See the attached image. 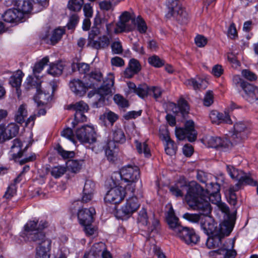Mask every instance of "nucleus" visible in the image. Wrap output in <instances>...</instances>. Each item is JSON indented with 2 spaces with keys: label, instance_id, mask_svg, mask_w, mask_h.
<instances>
[{
  "label": "nucleus",
  "instance_id": "f704fd0d",
  "mask_svg": "<svg viewBox=\"0 0 258 258\" xmlns=\"http://www.w3.org/2000/svg\"><path fill=\"white\" fill-rule=\"evenodd\" d=\"M105 249L104 243L102 242L96 243L92 246L90 251L86 253L88 254V256L90 258H95L96 256L101 254L103 250Z\"/></svg>",
  "mask_w": 258,
  "mask_h": 258
},
{
  "label": "nucleus",
  "instance_id": "39448f33",
  "mask_svg": "<svg viewBox=\"0 0 258 258\" xmlns=\"http://www.w3.org/2000/svg\"><path fill=\"white\" fill-rule=\"evenodd\" d=\"M77 139L81 143L89 144L96 142L97 135L93 125H84L78 128L75 132Z\"/></svg>",
  "mask_w": 258,
  "mask_h": 258
},
{
  "label": "nucleus",
  "instance_id": "6e6d98bb",
  "mask_svg": "<svg viewBox=\"0 0 258 258\" xmlns=\"http://www.w3.org/2000/svg\"><path fill=\"white\" fill-rule=\"evenodd\" d=\"M95 183L91 180H87L85 182L83 192L85 194H93L95 189Z\"/></svg>",
  "mask_w": 258,
  "mask_h": 258
},
{
  "label": "nucleus",
  "instance_id": "2eb2a0df",
  "mask_svg": "<svg viewBox=\"0 0 258 258\" xmlns=\"http://www.w3.org/2000/svg\"><path fill=\"white\" fill-rule=\"evenodd\" d=\"M95 210L93 208H84L80 210L78 213V218L82 225H91L93 221V216Z\"/></svg>",
  "mask_w": 258,
  "mask_h": 258
},
{
  "label": "nucleus",
  "instance_id": "ddd939ff",
  "mask_svg": "<svg viewBox=\"0 0 258 258\" xmlns=\"http://www.w3.org/2000/svg\"><path fill=\"white\" fill-rule=\"evenodd\" d=\"M176 236L186 244L190 245L196 244L200 239L194 229L186 227H182Z\"/></svg>",
  "mask_w": 258,
  "mask_h": 258
},
{
  "label": "nucleus",
  "instance_id": "774afa93",
  "mask_svg": "<svg viewBox=\"0 0 258 258\" xmlns=\"http://www.w3.org/2000/svg\"><path fill=\"white\" fill-rule=\"evenodd\" d=\"M227 58L231 62L233 68L236 69L240 66V62L237 59V57L233 53L229 54Z\"/></svg>",
  "mask_w": 258,
  "mask_h": 258
},
{
  "label": "nucleus",
  "instance_id": "20e7f679",
  "mask_svg": "<svg viewBox=\"0 0 258 258\" xmlns=\"http://www.w3.org/2000/svg\"><path fill=\"white\" fill-rule=\"evenodd\" d=\"M233 227L227 226L226 224L217 227V232H214L208 236L206 241L207 246L210 248L219 247L222 244V240L225 236H228L232 232Z\"/></svg>",
  "mask_w": 258,
  "mask_h": 258
},
{
  "label": "nucleus",
  "instance_id": "f8f14e48",
  "mask_svg": "<svg viewBox=\"0 0 258 258\" xmlns=\"http://www.w3.org/2000/svg\"><path fill=\"white\" fill-rule=\"evenodd\" d=\"M27 83L28 84V88L34 87L36 89L38 92L37 96L35 97V100L37 102V105L40 106L46 104L51 99V95L49 93H45L41 91L39 92L40 87V82L39 81H34L33 78L31 76H29L27 79Z\"/></svg>",
  "mask_w": 258,
  "mask_h": 258
},
{
  "label": "nucleus",
  "instance_id": "69168bd1",
  "mask_svg": "<svg viewBox=\"0 0 258 258\" xmlns=\"http://www.w3.org/2000/svg\"><path fill=\"white\" fill-rule=\"evenodd\" d=\"M79 21V17L77 14L72 15L69 19V22L67 24V27L69 30H73Z\"/></svg>",
  "mask_w": 258,
  "mask_h": 258
},
{
  "label": "nucleus",
  "instance_id": "603ef678",
  "mask_svg": "<svg viewBox=\"0 0 258 258\" xmlns=\"http://www.w3.org/2000/svg\"><path fill=\"white\" fill-rule=\"evenodd\" d=\"M149 92V88L146 84H142L138 85L137 88L135 93L140 97L144 98L147 97Z\"/></svg>",
  "mask_w": 258,
  "mask_h": 258
},
{
  "label": "nucleus",
  "instance_id": "c756f323",
  "mask_svg": "<svg viewBox=\"0 0 258 258\" xmlns=\"http://www.w3.org/2000/svg\"><path fill=\"white\" fill-rule=\"evenodd\" d=\"M12 145L11 148L12 156L15 160L21 158L23 155L22 150V143L19 139H15L12 142Z\"/></svg>",
  "mask_w": 258,
  "mask_h": 258
},
{
  "label": "nucleus",
  "instance_id": "423d86ee",
  "mask_svg": "<svg viewBox=\"0 0 258 258\" xmlns=\"http://www.w3.org/2000/svg\"><path fill=\"white\" fill-rule=\"evenodd\" d=\"M140 207V203L136 197L129 198L117 212L118 216L121 219L128 218Z\"/></svg>",
  "mask_w": 258,
  "mask_h": 258
},
{
  "label": "nucleus",
  "instance_id": "0eeeda50",
  "mask_svg": "<svg viewBox=\"0 0 258 258\" xmlns=\"http://www.w3.org/2000/svg\"><path fill=\"white\" fill-rule=\"evenodd\" d=\"M194 122L191 120H187L184 124V128H176L175 135L179 140L186 138L189 142H192L197 139V133L195 130Z\"/></svg>",
  "mask_w": 258,
  "mask_h": 258
},
{
  "label": "nucleus",
  "instance_id": "a18cd8bd",
  "mask_svg": "<svg viewBox=\"0 0 258 258\" xmlns=\"http://www.w3.org/2000/svg\"><path fill=\"white\" fill-rule=\"evenodd\" d=\"M48 61V57H45L35 63L33 69V72L36 77H38L37 74L43 70L44 67L47 64Z\"/></svg>",
  "mask_w": 258,
  "mask_h": 258
},
{
  "label": "nucleus",
  "instance_id": "9d476101",
  "mask_svg": "<svg viewBox=\"0 0 258 258\" xmlns=\"http://www.w3.org/2000/svg\"><path fill=\"white\" fill-rule=\"evenodd\" d=\"M114 83V76L113 73H109L104 80L102 85L97 90L95 94L96 98H98V103L104 101V97L111 93V89Z\"/></svg>",
  "mask_w": 258,
  "mask_h": 258
},
{
  "label": "nucleus",
  "instance_id": "2f4dec72",
  "mask_svg": "<svg viewBox=\"0 0 258 258\" xmlns=\"http://www.w3.org/2000/svg\"><path fill=\"white\" fill-rule=\"evenodd\" d=\"M190 187H195V186H188L185 183L178 182L170 187V191L176 197H182L183 195V190H186L187 192L188 188Z\"/></svg>",
  "mask_w": 258,
  "mask_h": 258
},
{
  "label": "nucleus",
  "instance_id": "f03ea898",
  "mask_svg": "<svg viewBox=\"0 0 258 258\" xmlns=\"http://www.w3.org/2000/svg\"><path fill=\"white\" fill-rule=\"evenodd\" d=\"M113 177L116 179L119 177L120 179V183L117 180L114 182V184L123 185V183H126L127 184L124 185L125 189L134 192L135 190V183L140 177L139 168L136 165L125 166L120 169L119 172L114 173L111 176L112 179Z\"/></svg>",
  "mask_w": 258,
  "mask_h": 258
},
{
  "label": "nucleus",
  "instance_id": "e2e57ef3",
  "mask_svg": "<svg viewBox=\"0 0 258 258\" xmlns=\"http://www.w3.org/2000/svg\"><path fill=\"white\" fill-rule=\"evenodd\" d=\"M99 30L97 28H93L89 33L88 46H90L92 42L97 38L99 34Z\"/></svg>",
  "mask_w": 258,
  "mask_h": 258
},
{
  "label": "nucleus",
  "instance_id": "13d9d810",
  "mask_svg": "<svg viewBox=\"0 0 258 258\" xmlns=\"http://www.w3.org/2000/svg\"><path fill=\"white\" fill-rule=\"evenodd\" d=\"M113 99L115 103L121 107L124 108L128 106V101L119 94L115 95Z\"/></svg>",
  "mask_w": 258,
  "mask_h": 258
},
{
  "label": "nucleus",
  "instance_id": "bf43d9fd",
  "mask_svg": "<svg viewBox=\"0 0 258 258\" xmlns=\"http://www.w3.org/2000/svg\"><path fill=\"white\" fill-rule=\"evenodd\" d=\"M56 149L58 153L64 159L73 158L75 155L73 151H66L59 145L57 147Z\"/></svg>",
  "mask_w": 258,
  "mask_h": 258
},
{
  "label": "nucleus",
  "instance_id": "58836bf2",
  "mask_svg": "<svg viewBox=\"0 0 258 258\" xmlns=\"http://www.w3.org/2000/svg\"><path fill=\"white\" fill-rule=\"evenodd\" d=\"M82 163L83 161L71 160L67 162V167L69 171L73 173H77L82 168Z\"/></svg>",
  "mask_w": 258,
  "mask_h": 258
},
{
  "label": "nucleus",
  "instance_id": "4d7b16f0",
  "mask_svg": "<svg viewBox=\"0 0 258 258\" xmlns=\"http://www.w3.org/2000/svg\"><path fill=\"white\" fill-rule=\"evenodd\" d=\"M66 171V169L65 167L58 166L52 168L51 174L55 178H58L64 174Z\"/></svg>",
  "mask_w": 258,
  "mask_h": 258
},
{
  "label": "nucleus",
  "instance_id": "7ed1b4c3",
  "mask_svg": "<svg viewBox=\"0 0 258 258\" xmlns=\"http://www.w3.org/2000/svg\"><path fill=\"white\" fill-rule=\"evenodd\" d=\"M48 225V222L45 220H41L39 223L38 220L28 221L24 226L21 236L25 240L40 243L43 239L46 238L42 230Z\"/></svg>",
  "mask_w": 258,
  "mask_h": 258
},
{
  "label": "nucleus",
  "instance_id": "aec40b11",
  "mask_svg": "<svg viewBox=\"0 0 258 258\" xmlns=\"http://www.w3.org/2000/svg\"><path fill=\"white\" fill-rule=\"evenodd\" d=\"M208 145L211 148H219L223 150L229 148L231 145V142L225 138L211 137L208 140Z\"/></svg>",
  "mask_w": 258,
  "mask_h": 258
},
{
  "label": "nucleus",
  "instance_id": "ea45409f",
  "mask_svg": "<svg viewBox=\"0 0 258 258\" xmlns=\"http://www.w3.org/2000/svg\"><path fill=\"white\" fill-rule=\"evenodd\" d=\"M135 144L136 149L139 154L143 153L145 157L147 158L151 156L150 150L146 142L141 143L136 141Z\"/></svg>",
  "mask_w": 258,
  "mask_h": 258
},
{
  "label": "nucleus",
  "instance_id": "6e6552de",
  "mask_svg": "<svg viewBox=\"0 0 258 258\" xmlns=\"http://www.w3.org/2000/svg\"><path fill=\"white\" fill-rule=\"evenodd\" d=\"M68 110H73L76 111L75 114V120L72 122L73 127H74L79 122L87 121V117L84 114L89 110L88 105L84 101H80L75 103L68 105L66 108Z\"/></svg>",
  "mask_w": 258,
  "mask_h": 258
},
{
  "label": "nucleus",
  "instance_id": "f3484780",
  "mask_svg": "<svg viewBox=\"0 0 258 258\" xmlns=\"http://www.w3.org/2000/svg\"><path fill=\"white\" fill-rule=\"evenodd\" d=\"M39 245L36 249L35 258H50L49 252L51 247V241L44 238L40 243H36Z\"/></svg>",
  "mask_w": 258,
  "mask_h": 258
},
{
  "label": "nucleus",
  "instance_id": "e433bc0d",
  "mask_svg": "<svg viewBox=\"0 0 258 258\" xmlns=\"http://www.w3.org/2000/svg\"><path fill=\"white\" fill-rule=\"evenodd\" d=\"M116 148V145L112 141H109L105 149V155L107 159L110 161H114L115 158V152L114 149Z\"/></svg>",
  "mask_w": 258,
  "mask_h": 258
},
{
  "label": "nucleus",
  "instance_id": "f257e3e1",
  "mask_svg": "<svg viewBox=\"0 0 258 258\" xmlns=\"http://www.w3.org/2000/svg\"><path fill=\"white\" fill-rule=\"evenodd\" d=\"M202 189L198 184L188 188L185 197L187 205L194 210L201 211L204 215H209L211 212L210 202L216 205L218 209L229 218V207L225 203L221 202L220 193H207L208 195L205 196L200 194Z\"/></svg>",
  "mask_w": 258,
  "mask_h": 258
},
{
  "label": "nucleus",
  "instance_id": "49530a36",
  "mask_svg": "<svg viewBox=\"0 0 258 258\" xmlns=\"http://www.w3.org/2000/svg\"><path fill=\"white\" fill-rule=\"evenodd\" d=\"M199 211L200 212V215L186 213L183 215V218L192 223L200 222L201 223V220H203L204 215H202L201 211Z\"/></svg>",
  "mask_w": 258,
  "mask_h": 258
},
{
  "label": "nucleus",
  "instance_id": "864d4df0",
  "mask_svg": "<svg viewBox=\"0 0 258 258\" xmlns=\"http://www.w3.org/2000/svg\"><path fill=\"white\" fill-rule=\"evenodd\" d=\"M149 63L156 68H160L164 64V61L161 59L158 56L154 55L148 58Z\"/></svg>",
  "mask_w": 258,
  "mask_h": 258
},
{
  "label": "nucleus",
  "instance_id": "c85d7f7f",
  "mask_svg": "<svg viewBox=\"0 0 258 258\" xmlns=\"http://www.w3.org/2000/svg\"><path fill=\"white\" fill-rule=\"evenodd\" d=\"M110 42V38L106 35L98 37L92 42L90 47L96 49H105L108 47Z\"/></svg>",
  "mask_w": 258,
  "mask_h": 258
},
{
  "label": "nucleus",
  "instance_id": "338daca9",
  "mask_svg": "<svg viewBox=\"0 0 258 258\" xmlns=\"http://www.w3.org/2000/svg\"><path fill=\"white\" fill-rule=\"evenodd\" d=\"M233 86L239 91L242 89V78L239 75H234L232 79Z\"/></svg>",
  "mask_w": 258,
  "mask_h": 258
},
{
  "label": "nucleus",
  "instance_id": "79ce46f5",
  "mask_svg": "<svg viewBox=\"0 0 258 258\" xmlns=\"http://www.w3.org/2000/svg\"><path fill=\"white\" fill-rule=\"evenodd\" d=\"M244 185L255 186L257 182L254 178V175L252 172L243 171V186Z\"/></svg>",
  "mask_w": 258,
  "mask_h": 258
},
{
  "label": "nucleus",
  "instance_id": "412c9836",
  "mask_svg": "<svg viewBox=\"0 0 258 258\" xmlns=\"http://www.w3.org/2000/svg\"><path fill=\"white\" fill-rule=\"evenodd\" d=\"M12 3L16 10L22 14L24 18L25 14L31 12L32 9V3L31 0H13Z\"/></svg>",
  "mask_w": 258,
  "mask_h": 258
},
{
  "label": "nucleus",
  "instance_id": "4be33fe9",
  "mask_svg": "<svg viewBox=\"0 0 258 258\" xmlns=\"http://www.w3.org/2000/svg\"><path fill=\"white\" fill-rule=\"evenodd\" d=\"M166 218L170 229L173 231V234L176 235L183 226L179 223L178 219L175 216L172 208L169 210Z\"/></svg>",
  "mask_w": 258,
  "mask_h": 258
},
{
  "label": "nucleus",
  "instance_id": "7c9ffc66",
  "mask_svg": "<svg viewBox=\"0 0 258 258\" xmlns=\"http://www.w3.org/2000/svg\"><path fill=\"white\" fill-rule=\"evenodd\" d=\"M184 84L188 87H191L195 90L198 89H205L207 86V82L204 79L199 78L198 80L191 78L186 80Z\"/></svg>",
  "mask_w": 258,
  "mask_h": 258
},
{
  "label": "nucleus",
  "instance_id": "c03bdc74",
  "mask_svg": "<svg viewBox=\"0 0 258 258\" xmlns=\"http://www.w3.org/2000/svg\"><path fill=\"white\" fill-rule=\"evenodd\" d=\"M24 76L22 71H18L17 74L15 76H12L10 80V83L12 87L16 88L17 91H18V88L20 86L22 78Z\"/></svg>",
  "mask_w": 258,
  "mask_h": 258
},
{
  "label": "nucleus",
  "instance_id": "4468645a",
  "mask_svg": "<svg viewBox=\"0 0 258 258\" xmlns=\"http://www.w3.org/2000/svg\"><path fill=\"white\" fill-rule=\"evenodd\" d=\"M92 83H84L79 79L72 80L69 83L71 90L76 95L79 96L84 95L88 88H92Z\"/></svg>",
  "mask_w": 258,
  "mask_h": 258
},
{
  "label": "nucleus",
  "instance_id": "052dcab7",
  "mask_svg": "<svg viewBox=\"0 0 258 258\" xmlns=\"http://www.w3.org/2000/svg\"><path fill=\"white\" fill-rule=\"evenodd\" d=\"M61 135L70 140L74 143H76L75 137L73 130L70 127L64 128L61 132Z\"/></svg>",
  "mask_w": 258,
  "mask_h": 258
},
{
  "label": "nucleus",
  "instance_id": "9b49d317",
  "mask_svg": "<svg viewBox=\"0 0 258 258\" xmlns=\"http://www.w3.org/2000/svg\"><path fill=\"white\" fill-rule=\"evenodd\" d=\"M111 188L106 193L104 201L106 203L113 204L120 203L124 198L125 196V189L121 186L117 185Z\"/></svg>",
  "mask_w": 258,
  "mask_h": 258
},
{
  "label": "nucleus",
  "instance_id": "6ab92c4d",
  "mask_svg": "<svg viewBox=\"0 0 258 258\" xmlns=\"http://www.w3.org/2000/svg\"><path fill=\"white\" fill-rule=\"evenodd\" d=\"M134 20L132 19L130 13L123 12L120 16V20L117 24L118 29L120 32H129L132 31L133 27L130 24V21Z\"/></svg>",
  "mask_w": 258,
  "mask_h": 258
},
{
  "label": "nucleus",
  "instance_id": "5fc2aeb1",
  "mask_svg": "<svg viewBox=\"0 0 258 258\" xmlns=\"http://www.w3.org/2000/svg\"><path fill=\"white\" fill-rule=\"evenodd\" d=\"M117 4H115L114 2H113L110 0H109V1L105 0L99 3L100 9L106 11L109 10H113L114 6Z\"/></svg>",
  "mask_w": 258,
  "mask_h": 258
},
{
  "label": "nucleus",
  "instance_id": "a211bd4d",
  "mask_svg": "<svg viewBox=\"0 0 258 258\" xmlns=\"http://www.w3.org/2000/svg\"><path fill=\"white\" fill-rule=\"evenodd\" d=\"M243 91L244 92L243 97L248 102L252 103L258 100V88L256 86L243 82Z\"/></svg>",
  "mask_w": 258,
  "mask_h": 258
},
{
  "label": "nucleus",
  "instance_id": "dca6fc26",
  "mask_svg": "<svg viewBox=\"0 0 258 258\" xmlns=\"http://www.w3.org/2000/svg\"><path fill=\"white\" fill-rule=\"evenodd\" d=\"M202 214L204 215L202 212ZM208 215H204L200 224L201 229L207 235L211 234L214 232H217V224L215 222L212 217L208 216Z\"/></svg>",
  "mask_w": 258,
  "mask_h": 258
},
{
  "label": "nucleus",
  "instance_id": "a19ab883",
  "mask_svg": "<svg viewBox=\"0 0 258 258\" xmlns=\"http://www.w3.org/2000/svg\"><path fill=\"white\" fill-rule=\"evenodd\" d=\"M86 77L92 84V87H94L95 82H100L103 79V75L99 70H95L92 71L86 76Z\"/></svg>",
  "mask_w": 258,
  "mask_h": 258
},
{
  "label": "nucleus",
  "instance_id": "3c124183",
  "mask_svg": "<svg viewBox=\"0 0 258 258\" xmlns=\"http://www.w3.org/2000/svg\"><path fill=\"white\" fill-rule=\"evenodd\" d=\"M148 216L147 210L142 208L138 213L137 222L142 225L147 226L148 223Z\"/></svg>",
  "mask_w": 258,
  "mask_h": 258
},
{
  "label": "nucleus",
  "instance_id": "b1692460",
  "mask_svg": "<svg viewBox=\"0 0 258 258\" xmlns=\"http://www.w3.org/2000/svg\"><path fill=\"white\" fill-rule=\"evenodd\" d=\"M141 70V66L137 59L132 58L130 59L127 67L124 71V77L131 78L135 74H138Z\"/></svg>",
  "mask_w": 258,
  "mask_h": 258
},
{
  "label": "nucleus",
  "instance_id": "37998d69",
  "mask_svg": "<svg viewBox=\"0 0 258 258\" xmlns=\"http://www.w3.org/2000/svg\"><path fill=\"white\" fill-rule=\"evenodd\" d=\"M64 33V30L63 29L57 28L54 30L49 38L50 44L54 45L57 43L61 39Z\"/></svg>",
  "mask_w": 258,
  "mask_h": 258
},
{
  "label": "nucleus",
  "instance_id": "473e14b6",
  "mask_svg": "<svg viewBox=\"0 0 258 258\" xmlns=\"http://www.w3.org/2000/svg\"><path fill=\"white\" fill-rule=\"evenodd\" d=\"M112 142L115 143L123 144L126 141L124 133L122 128L115 127L112 131Z\"/></svg>",
  "mask_w": 258,
  "mask_h": 258
},
{
  "label": "nucleus",
  "instance_id": "4c0bfd02",
  "mask_svg": "<svg viewBox=\"0 0 258 258\" xmlns=\"http://www.w3.org/2000/svg\"><path fill=\"white\" fill-rule=\"evenodd\" d=\"M135 26L137 27V30L140 33L145 34L147 30V26L145 21L140 16H138L136 19L132 21Z\"/></svg>",
  "mask_w": 258,
  "mask_h": 258
},
{
  "label": "nucleus",
  "instance_id": "680f3d73",
  "mask_svg": "<svg viewBox=\"0 0 258 258\" xmlns=\"http://www.w3.org/2000/svg\"><path fill=\"white\" fill-rule=\"evenodd\" d=\"M206 191L207 193H219L220 185L217 183H206Z\"/></svg>",
  "mask_w": 258,
  "mask_h": 258
},
{
  "label": "nucleus",
  "instance_id": "cd10ccee",
  "mask_svg": "<svg viewBox=\"0 0 258 258\" xmlns=\"http://www.w3.org/2000/svg\"><path fill=\"white\" fill-rule=\"evenodd\" d=\"M234 244V241L232 239H227L223 244L221 249H223L224 252H222L221 255H224V258H235L236 252L233 249Z\"/></svg>",
  "mask_w": 258,
  "mask_h": 258
},
{
  "label": "nucleus",
  "instance_id": "a878e982",
  "mask_svg": "<svg viewBox=\"0 0 258 258\" xmlns=\"http://www.w3.org/2000/svg\"><path fill=\"white\" fill-rule=\"evenodd\" d=\"M173 107L172 110L176 114H181L182 116H184L188 113L189 108L187 101L183 98H180L176 105L175 103L172 104Z\"/></svg>",
  "mask_w": 258,
  "mask_h": 258
},
{
  "label": "nucleus",
  "instance_id": "c9c22d12",
  "mask_svg": "<svg viewBox=\"0 0 258 258\" xmlns=\"http://www.w3.org/2000/svg\"><path fill=\"white\" fill-rule=\"evenodd\" d=\"M226 168L230 177L235 181H238L237 185H241L242 184V171L230 165H227Z\"/></svg>",
  "mask_w": 258,
  "mask_h": 258
},
{
  "label": "nucleus",
  "instance_id": "1a4fd4ad",
  "mask_svg": "<svg viewBox=\"0 0 258 258\" xmlns=\"http://www.w3.org/2000/svg\"><path fill=\"white\" fill-rule=\"evenodd\" d=\"M168 12L166 15L168 19L173 18L181 23H184L186 20V13L184 12L177 0H167Z\"/></svg>",
  "mask_w": 258,
  "mask_h": 258
},
{
  "label": "nucleus",
  "instance_id": "72a5a7b5",
  "mask_svg": "<svg viewBox=\"0 0 258 258\" xmlns=\"http://www.w3.org/2000/svg\"><path fill=\"white\" fill-rule=\"evenodd\" d=\"M28 112L26 105L23 104L18 107L15 115V120L17 123L22 124L25 121Z\"/></svg>",
  "mask_w": 258,
  "mask_h": 258
},
{
  "label": "nucleus",
  "instance_id": "393cba45",
  "mask_svg": "<svg viewBox=\"0 0 258 258\" xmlns=\"http://www.w3.org/2000/svg\"><path fill=\"white\" fill-rule=\"evenodd\" d=\"M3 20L7 23H14L21 21L23 19L22 14L19 13L15 8L8 10L2 16Z\"/></svg>",
  "mask_w": 258,
  "mask_h": 258
},
{
  "label": "nucleus",
  "instance_id": "0e129e2a",
  "mask_svg": "<svg viewBox=\"0 0 258 258\" xmlns=\"http://www.w3.org/2000/svg\"><path fill=\"white\" fill-rule=\"evenodd\" d=\"M149 92L153 93V97L157 100L161 98L163 90L159 87L152 86L149 88Z\"/></svg>",
  "mask_w": 258,
  "mask_h": 258
},
{
  "label": "nucleus",
  "instance_id": "bb28decb",
  "mask_svg": "<svg viewBox=\"0 0 258 258\" xmlns=\"http://www.w3.org/2000/svg\"><path fill=\"white\" fill-rule=\"evenodd\" d=\"M19 126L15 123L9 124L6 127L3 126V140H7L15 137L18 133Z\"/></svg>",
  "mask_w": 258,
  "mask_h": 258
},
{
  "label": "nucleus",
  "instance_id": "09e8293b",
  "mask_svg": "<svg viewBox=\"0 0 258 258\" xmlns=\"http://www.w3.org/2000/svg\"><path fill=\"white\" fill-rule=\"evenodd\" d=\"M63 66L60 63L52 64L50 66L48 73L53 76L60 75L62 74Z\"/></svg>",
  "mask_w": 258,
  "mask_h": 258
},
{
  "label": "nucleus",
  "instance_id": "8fccbe9b",
  "mask_svg": "<svg viewBox=\"0 0 258 258\" xmlns=\"http://www.w3.org/2000/svg\"><path fill=\"white\" fill-rule=\"evenodd\" d=\"M221 123L232 124V121L230 118L229 113L226 111H224V113L219 112V115L217 117L216 124H220Z\"/></svg>",
  "mask_w": 258,
  "mask_h": 258
},
{
  "label": "nucleus",
  "instance_id": "5701e85b",
  "mask_svg": "<svg viewBox=\"0 0 258 258\" xmlns=\"http://www.w3.org/2000/svg\"><path fill=\"white\" fill-rule=\"evenodd\" d=\"M160 138L165 142V151L170 156L174 155L177 150V146L173 141L170 139L167 131L160 135Z\"/></svg>",
  "mask_w": 258,
  "mask_h": 258
},
{
  "label": "nucleus",
  "instance_id": "de8ad7c7",
  "mask_svg": "<svg viewBox=\"0 0 258 258\" xmlns=\"http://www.w3.org/2000/svg\"><path fill=\"white\" fill-rule=\"evenodd\" d=\"M84 0H70L68 4V9L74 12H78L81 10Z\"/></svg>",
  "mask_w": 258,
  "mask_h": 258
}]
</instances>
